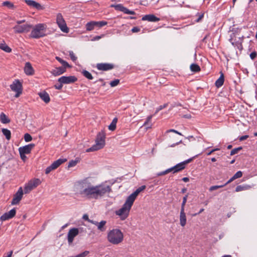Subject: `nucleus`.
Here are the masks:
<instances>
[{"label":"nucleus","instance_id":"f257e3e1","mask_svg":"<svg viewBox=\"0 0 257 257\" xmlns=\"http://www.w3.org/2000/svg\"><path fill=\"white\" fill-rule=\"evenodd\" d=\"M74 188L78 194L89 199H98L111 191L110 186L104 184L93 186L89 178L76 182Z\"/></svg>","mask_w":257,"mask_h":257},{"label":"nucleus","instance_id":"f03ea898","mask_svg":"<svg viewBox=\"0 0 257 257\" xmlns=\"http://www.w3.org/2000/svg\"><path fill=\"white\" fill-rule=\"evenodd\" d=\"M108 241L114 245L121 243L123 240V234L119 229H113L107 233Z\"/></svg>","mask_w":257,"mask_h":257},{"label":"nucleus","instance_id":"7ed1b4c3","mask_svg":"<svg viewBox=\"0 0 257 257\" xmlns=\"http://www.w3.org/2000/svg\"><path fill=\"white\" fill-rule=\"evenodd\" d=\"M105 134L104 131L102 130L99 132L95 139V144L90 148L87 149L86 152L88 153L90 152L96 151L104 148L105 145Z\"/></svg>","mask_w":257,"mask_h":257},{"label":"nucleus","instance_id":"20e7f679","mask_svg":"<svg viewBox=\"0 0 257 257\" xmlns=\"http://www.w3.org/2000/svg\"><path fill=\"white\" fill-rule=\"evenodd\" d=\"M134 202L126 198L125 202L119 209L115 211V214L118 215L121 220H124L127 218L129 215L131 209Z\"/></svg>","mask_w":257,"mask_h":257},{"label":"nucleus","instance_id":"39448f33","mask_svg":"<svg viewBox=\"0 0 257 257\" xmlns=\"http://www.w3.org/2000/svg\"><path fill=\"white\" fill-rule=\"evenodd\" d=\"M46 29V25L44 24L36 25L32 29L30 37L35 39H38L45 36L44 30Z\"/></svg>","mask_w":257,"mask_h":257},{"label":"nucleus","instance_id":"423d86ee","mask_svg":"<svg viewBox=\"0 0 257 257\" xmlns=\"http://www.w3.org/2000/svg\"><path fill=\"white\" fill-rule=\"evenodd\" d=\"M25 22V20L17 21V25L13 28L15 33H27L32 28V25L29 24H22Z\"/></svg>","mask_w":257,"mask_h":257},{"label":"nucleus","instance_id":"0eeeda50","mask_svg":"<svg viewBox=\"0 0 257 257\" xmlns=\"http://www.w3.org/2000/svg\"><path fill=\"white\" fill-rule=\"evenodd\" d=\"M11 90L16 92L15 96L18 97L22 93V84L20 80H15L10 85Z\"/></svg>","mask_w":257,"mask_h":257},{"label":"nucleus","instance_id":"6e6552de","mask_svg":"<svg viewBox=\"0 0 257 257\" xmlns=\"http://www.w3.org/2000/svg\"><path fill=\"white\" fill-rule=\"evenodd\" d=\"M41 182L39 179H34L30 180L24 187V193L28 194L33 189L36 188L41 184Z\"/></svg>","mask_w":257,"mask_h":257},{"label":"nucleus","instance_id":"1a4fd4ad","mask_svg":"<svg viewBox=\"0 0 257 257\" xmlns=\"http://www.w3.org/2000/svg\"><path fill=\"white\" fill-rule=\"evenodd\" d=\"M56 23L60 29V30L64 33H67L69 32V29L67 26L66 23L61 15L59 13L57 15L56 17Z\"/></svg>","mask_w":257,"mask_h":257},{"label":"nucleus","instance_id":"9d476101","mask_svg":"<svg viewBox=\"0 0 257 257\" xmlns=\"http://www.w3.org/2000/svg\"><path fill=\"white\" fill-rule=\"evenodd\" d=\"M67 161L66 159H59L54 161L50 166L48 167L45 170V173L48 174L51 171L56 169L61 164Z\"/></svg>","mask_w":257,"mask_h":257},{"label":"nucleus","instance_id":"9b49d317","mask_svg":"<svg viewBox=\"0 0 257 257\" xmlns=\"http://www.w3.org/2000/svg\"><path fill=\"white\" fill-rule=\"evenodd\" d=\"M192 160V159H189L186 161H183L177 164L172 168H169L170 172H173V173L174 174L183 170L185 168L186 165L190 163Z\"/></svg>","mask_w":257,"mask_h":257},{"label":"nucleus","instance_id":"f8f14e48","mask_svg":"<svg viewBox=\"0 0 257 257\" xmlns=\"http://www.w3.org/2000/svg\"><path fill=\"white\" fill-rule=\"evenodd\" d=\"M23 190L22 187L19 188L18 191L14 195V198L12 201V205H16L19 203L23 195Z\"/></svg>","mask_w":257,"mask_h":257},{"label":"nucleus","instance_id":"ddd939ff","mask_svg":"<svg viewBox=\"0 0 257 257\" xmlns=\"http://www.w3.org/2000/svg\"><path fill=\"white\" fill-rule=\"evenodd\" d=\"M77 80V78L74 76H62L58 79V81L60 83L70 84L75 82Z\"/></svg>","mask_w":257,"mask_h":257},{"label":"nucleus","instance_id":"4468645a","mask_svg":"<svg viewBox=\"0 0 257 257\" xmlns=\"http://www.w3.org/2000/svg\"><path fill=\"white\" fill-rule=\"evenodd\" d=\"M79 230L78 228H73L69 230L68 233V241L69 244L73 242L74 238L77 236Z\"/></svg>","mask_w":257,"mask_h":257},{"label":"nucleus","instance_id":"2eb2a0df","mask_svg":"<svg viewBox=\"0 0 257 257\" xmlns=\"http://www.w3.org/2000/svg\"><path fill=\"white\" fill-rule=\"evenodd\" d=\"M146 188V186L145 185H143L140 187L134 192L128 196L127 198L132 201L133 202H134L139 194L142 191H144Z\"/></svg>","mask_w":257,"mask_h":257},{"label":"nucleus","instance_id":"dca6fc26","mask_svg":"<svg viewBox=\"0 0 257 257\" xmlns=\"http://www.w3.org/2000/svg\"><path fill=\"white\" fill-rule=\"evenodd\" d=\"M96 68L99 70L107 71L114 68V65L110 63H98Z\"/></svg>","mask_w":257,"mask_h":257},{"label":"nucleus","instance_id":"f3484780","mask_svg":"<svg viewBox=\"0 0 257 257\" xmlns=\"http://www.w3.org/2000/svg\"><path fill=\"white\" fill-rule=\"evenodd\" d=\"M16 211L15 208L11 209L8 212H6L1 217V220L2 221H5L9 219L12 218L16 215Z\"/></svg>","mask_w":257,"mask_h":257},{"label":"nucleus","instance_id":"a211bd4d","mask_svg":"<svg viewBox=\"0 0 257 257\" xmlns=\"http://www.w3.org/2000/svg\"><path fill=\"white\" fill-rule=\"evenodd\" d=\"M34 146L35 145L34 144H31L24 147H20L19 149V153L25 154H28L30 153L32 149L34 147Z\"/></svg>","mask_w":257,"mask_h":257},{"label":"nucleus","instance_id":"6ab92c4d","mask_svg":"<svg viewBox=\"0 0 257 257\" xmlns=\"http://www.w3.org/2000/svg\"><path fill=\"white\" fill-rule=\"evenodd\" d=\"M91 223L95 225L97 227V229L101 232H104L106 230V221L105 220H102L100 222L96 221H91Z\"/></svg>","mask_w":257,"mask_h":257},{"label":"nucleus","instance_id":"aec40b11","mask_svg":"<svg viewBox=\"0 0 257 257\" xmlns=\"http://www.w3.org/2000/svg\"><path fill=\"white\" fill-rule=\"evenodd\" d=\"M26 3L29 6L35 8L38 10L43 9V7L38 3L33 0H25Z\"/></svg>","mask_w":257,"mask_h":257},{"label":"nucleus","instance_id":"412c9836","mask_svg":"<svg viewBox=\"0 0 257 257\" xmlns=\"http://www.w3.org/2000/svg\"><path fill=\"white\" fill-rule=\"evenodd\" d=\"M180 224L182 227H184L186 224L187 217L185 210H180V216H179Z\"/></svg>","mask_w":257,"mask_h":257},{"label":"nucleus","instance_id":"4be33fe9","mask_svg":"<svg viewBox=\"0 0 257 257\" xmlns=\"http://www.w3.org/2000/svg\"><path fill=\"white\" fill-rule=\"evenodd\" d=\"M39 97L43 100L46 103H48L50 101V98L49 94L45 91L40 92L38 93Z\"/></svg>","mask_w":257,"mask_h":257},{"label":"nucleus","instance_id":"5701e85b","mask_svg":"<svg viewBox=\"0 0 257 257\" xmlns=\"http://www.w3.org/2000/svg\"><path fill=\"white\" fill-rule=\"evenodd\" d=\"M25 73L28 75H32L34 73V70L30 62H27L24 68Z\"/></svg>","mask_w":257,"mask_h":257},{"label":"nucleus","instance_id":"b1692460","mask_svg":"<svg viewBox=\"0 0 257 257\" xmlns=\"http://www.w3.org/2000/svg\"><path fill=\"white\" fill-rule=\"evenodd\" d=\"M142 20L149 22H157L160 20V19L156 17L154 15H146L143 17Z\"/></svg>","mask_w":257,"mask_h":257},{"label":"nucleus","instance_id":"393cba45","mask_svg":"<svg viewBox=\"0 0 257 257\" xmlns=\"http://www.w3.org/2000/svg\"><path fill=\"white\" fill-rule=\"evenodd\" d=\"M66 68L64 67H56L52 70L51 73L54 76L60 75L66 71Z\"/></svg>","mask_w":257,"mask_h":257},{"label":"nucleus","instance_id":"a878e982","mask_svg":"<svg viewBox=\"0 0 257 257\" xmlns=\"http://www.w3.org/2000/svg\"><path fill=\"white\" fill-rule=\"evenodd\" d=\"M86 29L88 31H91L96 27V22L91 21L87 23L85 25Z\"/></svg>","mask_w":257,"mask_h":257},{"label":"nucleus","instance_id":"bb28decb","mask_svg":"<svg viewBox=\"0 0 257 257\" xmlns=\"http://www.w3.org/2000/svg\"><path fill=\"white\" fill-rule=\"evenodd\" d=\"M224 81V75L222 72H220V76L219 78L215 82V86L217 88L221 87L223 84Z\"/></svg>","mask_w":257,"mask_h":257},{"label":"nucleus","instance_id":"cd10ccee","mask_svg":"<svg viewBox=\"0 0 257 257\" xmlns=\"http://www.w3.org/2000/svg\"><path fill=\"white\" fill-rule=\"evenodd\" d=\"M251 186L249 185H238L236 187L235 191L240 192L247 190L251 188Z\"/></svg>","mask_w":257,"mask_h":257},{"label":"nucleus","instance_id":"c85d7f7f","mask_svg":"<svg viewBox=\"0 0 257 257\" xmlns=\"http://www.w3.org/2000/svg\"><path fill=\"white\" fill-rule=\"evenodd\" d=\"M0 49L3 50V51L10 53L12 51V49L10 48L4 41L0 42Z\"/></svg>","mask_w":257,"mask_h":257},{"label":"nucleus","instance_id":"c756f323","mask_svg":"<svg viewBox=\"0 0 257 257\" xmlns=\"http://www.w3.org/2000/svg\"><path fill=\"white\" fill-rule=\"evenodd\" d=\"M0 120L3 123H8L10 122V119L3 112L0 114Z\"/></svg>","mask_w":257,"mask_h":257},{"label":"nucleus","instance_id":"7c9ffc66","mask_svg":"<svg viewBox=\"0 0 257 257\" xmlns=\"http://www.w3.org/2000/svg\"><path fill=\"white\" fill-rule=\"evenodd\" d=\"M117 121V118L115 117L113 119L112 122L108 126V129L111 131H113L116 128V124Z\"/></svg>","mask_w":257,"mask_h":257},{"label":"nucleus","instance_id":"2f4dec72","mask_svg":"<svg viewBox=\"0 0 257 257\" xmlns=\"http://www.w3.org/2000/svg\"><path fill=\"white\" fill-rule=\"evenodd\" d=\"M2 131L3 135L5 136L6 139L8 140H10L11 138V131L7 128H3Z\"/></svg>","mask_w":257,"mask_h":257},{"label":"nucleus","instance_id":"473e14b6","mask_svg":"<svg viewBox=\"0 0 257 257\" xmlns=\"http://www.w3.org/2000/svg\"><path fill=\"white\" fill-rule=\"evenodd\" d=\"M170 133H174L175 134H178L179 135H182L181 133H179V132L175 130H173V129H171V130H167L165 133V135H168V137L169 138V140H172V137L169 135V134Z\"/></svg>","mask_w":257,"mask_h":257},{"label":"nucleus","instance_id":"72a5a7b5","mask_svg":"<svg viewBox=\"0 0 257 257\" xmlns=\"http://www.w3.org/2000/svg\"><path fill=\"white\" fill-rule=\"evenodd\" d=\"M190 69L194 72H197L200 71V67L196 64H192L190 65Z\"/></svg>","mask_w":257,"mask_h":257},{"label":"nucleus","instance_id":"f704fd0d","mask_svg":"<svg viewBox=\"0 0 257 257\" xmlns=\"http://www.w3.org/2000/svg\"><path fill=\"white\" fill-rule=\"evenodd\" d=\"M82 74L83 75L84 77L87 78L89 80H92L93 79V76L87 70H84L82 71Z\"/></svg>","mask_w":257,"mask_h":257},{"label":"nucleus","instance_id":"c9c22d12","mask_svg":"<svg viewBox=\"0 0 257 257\" xmlns=\"http://www.w3.org/2000/svg\"><path fill=\"white\" fill-rule=\"evenodd\" d=\"M56 60H57L60 63H61L62 65H63V67H70V65H69V64L65 61L62 60L61 58H60V57H56Z\"/></svg>","mask_w":257,"mask_h":257},{"label":"nucleus","instance_id":"e433bc0d","mask_svg":"<svg viewBox=\"0 0 257 257\" xmlns=\"http://www.w3.org/2000/svg\"><path fill=\"white\" fill-rule=\"evenodd\" d=\"M139 114V112L138 110L134 108L133 109L130 110L129 116L131 117L134 118Z\"/></svg>","mask_w":257,"mask_h":257},{"label":"nucleus","instance_id":"4c0bfd02","mask_svg":"<svg viewBox=\"0 0 257 257\" xmlns=\"http://www.w3.org/2000/svg\"><path fill=\"white\" fill-rule=\"evenodd\" d=\"M3 6L8 7L9 9H13L14 8V4L9 1H5L3 3Z\"/></svg>","mask_w":257,"mask_h":257},{"label":"nucleus","instance_id":"58836bf2","mask_svg":"<svg viewBox=\"0 0 257 257\" xmlns=\"http://www.w3.org/2000/svg\"><path fill=\"white\" fill-rule=\"evenodd\" d=\"M188 197V194L186 195L183 198V201L181 204V210L183 209V210H185V205L187 201Z\"/></svg>","mask_w":257,"mask_h":257},{"label":"nucleus","instance_id":"ea45409f","mask_svg":"<svg viewBox=\"0 0 257 257\" xmlns=\"http://www.w3.org/2000/svg\"><path fill=\"white\" fill-rule=\"evenodd\" d=\"M242 149V148L241 147H239L232 150L230 152V155L232 156L237 154L239 151L241 150Z\"/></svg>","mask_w":257,"mask_h":257},{"label":"nucleus","instance_id":"a19ab883","mask_svg":"<svg viewBox=\"0 0 257 257\" xmlns=\"http://www.w3.org/2000/svg\"><path fill=\"white\" fill-rule=\"evenodd\" d=\"M107 23L105 21L96 22V27L101 28L106 25Z\"/></svg>","mask_w":257,"mask_h":257},{"label":"nucleus","instance_id":"79ce46f5","mask_svg":"<svg viewBox=\"0 0 257 257\" xmlns=\"http://www.w3.org/2000/svg\"><path fill=\"white\" fill-rule=\"evenodd\" d=\"M111 7H114L115 9L117 10H119L120 11L123 12L124 7L122 6L121 5H112Z\"/></svg>","mask_w":257,"mask_h":257},{"label":"nucleus","instance_id":"37998d69","mask_svg":"<svg viewBox=\"0 0 257 257\" xmlns=\"http://www.w3.org/2000/svg\"><path fill=\"white\" fill-rule=\"evenodd\" d=\"M78 163V161L76 160H71L70 161L68 165V168H71L75 166Z\"/></svg>","mask_w":257,"mask_h":257},{"label":"nucleus","instance_id":"c03bdc74","mask_svg":"<svg viewBox=\"0 0 257 257\" xmlns=\"http://www.w3.org/2000/svg\"><path fill=\"white\" fill-rule=\"evenodd\" d=\"M224 185H215V186H212L209 188V191H213L215 190H216L217 189L223 187Z\"/></svg>","mask_w":257,"mask_h":257},{"label":"nucleus","instance_id":"a18cd8bd","mask_svg":"<svg viewBox=\"0 0 257 257\" xmlns=\"http://www.w3.org/2000/svg\"><path fill=\"white\" fill-rule=\"evenodd\" d=\"M25 141L27 142H30L32 140V137L29 134H26L24 135Z\"/></svg>","mask_w":257,"mask_h":257},{"label":"nucleus","instance_id":"49530a36","mask_svg":"<svg viewBox=\"0 0 257 257\" xmlns=\"http://www.w3.org/2000/svg\"><path fill=\"white\" fill-rule=\"evenodd\" d=\"M242 176V173L241 171H239L238 172H237L233 176V177L234 178V179L235 180L237 178H239L240 177H241Z\"/></svg>","mask_w":257,"mask_h":257},{"label":"nucleus","instance_id":"de8ad7c7","mask_svg":"<svg viewBox=\"0 0 257 257\" xmlns=\"http://www.w3.org/2000/svg\"><path fill=\"white\" fill-rule=\"evenodd\" d=\"M119 83V79H115L110 82V85L111 87H114L117 85Z\"/></svg>","mask_w":257,"mask_h":257},{"label":"nucleus","instance_id":"09e8293b","mask_svg":"<svg viewBox=\"0 0 257 257\" xmlns=\"http://www.w3.org/2000/svg\"><path fill=\"white\" fill-rule=\"evenodd\" d=\"M122 12H123L124 13L126 14H130V15H135V12L134 11H130L125 7H124Z\"/></svg>","mask_w":257,"mask_h":257},{"label":"nucleus","instance_id":"8fccbe9b","mask_svg":"<svg viewBox=\"0 0 257 257\" xmlns=\"http://www.w3.org/2000/svg\"><path fill=\"white\" fill-rule=\"evenodd\" d=\"M122 12H123L124 13L126 14H130V15H135V12L134 11H130L125 7H124Z\"/></svg>","mask_w":257,"mask_h":257},{"label":"nucleus","instance_id":"3c124183","mask_svg":"<svg viewBox=\"0 0 257 257\" xmlns=\"http://www.w3.org/2000/svg\"><path fill=\"white\" fill-rule=\"evenodd\" d=\"M168 106V103H165L164 105H160L159 107H158L156 110V112L155 113V114H156L159 111H160L161 110H162V109L166 107L167 106Z\"/></svg>","mask_w":257,"mask_h":257},{"label":"nucleus","instance_id":"603ef678","mask_svg":"<svg viewBox=\"0 0 257 257\" xmlns=\"http://www.w3.org/2000/svg\"><path fill=\"white\" fill-rule=\"evenodd\" d=\"M170 172V170L169 169H167L166 170L160 172L157 174V176H163Z\"/></svg>","mask_w":257,"mask_h":257},{"label":"nucleus","instance_id":"864d4df0","mask_svg":"<svg viewBox=\"0 0 257 257\" xmlns=\"http://www.w3.org/2000/svg\"><path fill=\"white\" fill-rule=\"evenodd\" d=\"M69 56L72 61H75L76 60L77 57L75 56L74 53L72 51L69 52Z\"/></svg>","mask_w":257,"mask_h":257},{"label":"nucleus","instance_id":"5fc2aeb1","mask_svg":"<svg viewBox=\"0 0 257 257\" xmlns=\"http://www.w3.org/2000/svg\"><path fill=\"white\" fill-rule=\"evenodd\" d=\"M152 116L153 115H150L149 116H148L147 118V120L146 121V122L144 123V126H147L148 125V124L151 122V119H152Z\"/></svg>","mask_w":257,"mask_h":257},{"label":"nucleus","instance_id":"6e6d98bb","mask_svg":"<svg viewBox=\"0 0 257 257\" xmlns=\"http://www.w3.org/2000/svg\"><path fill=\"white\" fill-rule=\"evenodd\" d=\"M104 34H102L100 36H95L91 40L92 41H97V40H99V39H100L101 38H103L104 37Z\"/></svg>","mask_w":257,"mask_h":257},{"label":"nucleus","instance_id":"4d7b16f0","mask_svg":"<svg viewBox=\"0 0 257 257\" xmlns=\"http://www.w3.org/2000/svg\"><path fill=\"white\" fill-rule=\"evenodd\" d=\"M83 218L84 220H87V221H88L90 223H91V221H94L93 220L89 219V218H88V216L87 214H84L83 216Z\"/></svg>","mask_w":257,"mask_h":257},{"label":"nucleus","instance_id":"13d9d810","mask_svg":"<svg viewBox=\"0 0 257 257\" xmlns=\"http://www.w3.org/2000/svg\"><path fill=\"white\" fill-rule=\"evenodd\" d=\"M256 56V53L255 52H253L250 53V58L253 60L254 59Z\"/></svg>","mask_w":257,"mask_h":257},{"label":"nucleus","instance_id":"bf43d9fd","mask_svg":"<svg viewBox=\"0 0 257 257\" xmlns=\"http://www.w3.org/2000/svg\"><path fill=\"white\" fill-rule=\"evenodd\" d=\"M140 31V29L138 27H134L132 29V31L133 33H137V32H139Z\"/></svg>","mask_w":257,"mask_h":257},{"label":"nucleus","instance_id":"052dcab7","mask_svg":"<svg viewBox=\"0 0 257 257\" xmlns=\"http://www.w3.org/2000/svg\"><path fill=\"white\" fill-rule=\"evenodd\" d=\"M248 138V136H247V135L241 136L239 138V141H244V140L247 139Z\"/></svg>","mask_w":257,"mask_h":257},{"label":"nucleus","instance_id":"680f3d73","mask_svg":"<svg viewBox=\"0 0 257 257\" xmlns=\"http://www.w3.org/2000/svg\"><path fill=\"white\" fill-rule=\"evenodd\" d=\"M182 144V141H179V142H177L176 143H173V144H172L170 146H169V147H174L176 145H179V144Z\"/></svg>","mask_w":257,"mask_h":257},{"label":"nucleus","instance_id":"e2e57ef3","mask_svg":"<svg viewBox=\"0 0 257 257\" xmlns=\"http://www.w3.org/2000/svg\"><path fill=\"white\" fill-rule=\"evenodd\" d=\"M21 158L23 160L25 161L26 159L27 158L26 156H25V154L20 153Z\"/></svg>","mask_w":257,"mask_h":257},{"label":"nucleus","instance_id":"0e129e2a","mask_svg":"<svg viewBox=\"0 0 257 257\" xmlns=\"http://www.w3.org/2000/svg\"><path fill=\"white\" fill-rule=\"evenodd\" d=\"M235 179H234V178L233 177V176L225 184H224L223 185L226 186L227 184L231 183V182H232L233 180H234Z\"/></svg>","mask_w":257,"mask_h":257},{"label":"nucleus","instance_id":"69168bd1","mask_svg":"<svg viewBox=\"0 0 257 257\" xmlns=\"http://www.w3.org/2000/svg\"><path fill=\"white\" fill-rule=\"evenodd\" d=\"M62 84L63 83H60V84H59V85H55V87L56 88V89L60 90L62 87Z\"/></svg>","mask_w":257,"mask_h":257},{"label":"nucleus","instance_id":"338daca9","mask_svg":"<svg viewBox=\"0 0 257 257\" xmlns=\"http://www.w3.org/2000/svg\"><path fill=\"white\" fill-rule=\"evenodd\" d=\"M183 117L185 118H191V115L190 114H186L184 115L183 116Z\"/></svg>","mask_w":257,"mask_h":257},{"label":"nucleus","instance_id":"774afa93","mask_svg":"<svg viewBox=\"0 0 257 257\" xmlns=\"http://www.w3.org/2000/svg\"><path fill=\"white\" fill-rule=\"evenodd\" d=\"M203 17V14L200 15L198 18L197 19L196 22H199Z\"/></svg>","mask_w":257,"mask_h":257}]
</instances>
